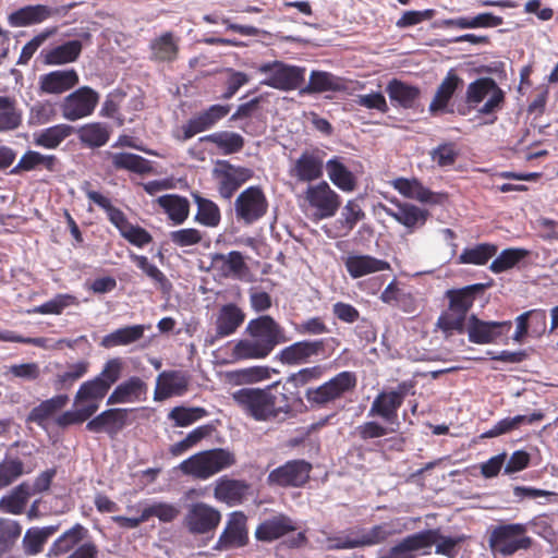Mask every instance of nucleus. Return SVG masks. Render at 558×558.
<instances>
[{
    "mask_svg": "<svg viewBox=\"0 0 558 558\" xmlns=\"http://www.w3.org/2000/svg\"><path fill=\"white\" fill-rule=\"evenodd\" d=\"M248 338L236 341L231 355L235 361L263 360L278 344L289 342L284 328L269 315L251 319L245 328Z\"/></svg>",
    "mask_w": 558,
    "mask_h": 558,
    "instance_id": "1",
    "label": "nucleus"
},
{
    "mask_svg": "<svg viewBox=\"0 0 558 558\" xmlns=\"http://www.w3.org/2000/svg\"><path fill=\"white\" fill-rule=\"evenodd\" d=\"M506 102V94L492 77H480L468 85L465 106L458 109L461 116H466L476 109L477 116L487 117L486 124L497 121V112Z\"/></svg>",
    "mask_w": 558,
    "mask_h": 558,
    "instance_id": "2",
    "label": "nucleus"
},
{
    "mask_svg": "<svg viewBox=\"0 0 558 558\" xmlns=\"http://www.w3.org/2000/svg\"><path fill=\"white\" fill-rule=\"evenodd\" d=\"M494 286L489 279L485 283H474L460 289H450L446 292L449 301L448 310L437 320V326L445 332L463 333L465 330L466 314L473 306L475 300Z\"/></svg>",
    "mask_w": 558,
    "mask_h": 558,
    "instance_id": "3",
    "label": "nucleus"
},
{
    "mask_svg": "<svg viewBox=\"0 0 558 558\" xmlns=\"http://www.w3.org/2000/svg\"><path fill=\"white\" fill-rule=\"evenodd\" d=\"M487 543L495 558H507L531 549L533 538L529 535L526 523L501 522L488 529Z\"/></svg>",
    "mask_w": 558,
    "mask_h": 558,
    "instance_id": "4",
    "label": "nucleus"
},
{
    "mask_svg": "<svg viewBox=\"0 0 558 558\" xmlns=\"http://www.w3.org/2000/svg\"><path fill=\"white\" fill-rule=\"evenodd\" d=\"M356 385V374L342 371L318 386L306 388L304 397L312 408L326 409L352 393Z\"/></svg>",
    "mask_w": 558,
    "mask_h": 558,
    "instance_id": "5",
    "label": "nucleus"
},
{
    "mask_svg": "<svg viewBox=\"0 0 558 558\" xmlns=\"http://www.w3.org/2000/svg\"><path fill=\"white\" fill-rule=\"evenodd\" d=\"M329 341L338 344L335 338L295 341L280 349L275 355V361L283 366L298 367L325 360L331 355V351H328Z\"/></svg>",
    "mask_w": 558,
    "mask_h": 558,
    "instance_id": "6",
    "label": "nucleus"
},
{
    "mask_svg": "<svg viewBox=\"0 0 558 558\" xmlns=\"http://www.w3.org/2000/svg\"><path fill=\"white\" fill-rule=\"evenodd\" d=\"M84 191L90 202L106 211L109 221L132 245L143 247L153 241L151 234L146 229L132 225L125 214L120 208L113 206L108 197L89 189H84Z\"/></svg>",
    "mask_w": 558,
    "mask_h": 558,
    "instance_id": "7",
    "label": "nucleus"
},
{
    "mask_svg": "<svg viewBox=\"0 0 558 558\" xmlns=\"http://www.w3.org/2000/svg\"><path fill=\"white\" fill-rule=\"evenodd\" d=\"M278 384L268 385L265 388L244 387L232 392L231 398L234 404L247 416L255 421H268L271 418L274 400L271 390Z\"/></svg>",
    "mask_w": 558,
    "mask_h": 558,
    "instance_id": "8",
    "label": "nucleus"
},
{
    "mask_svg": "<svg viewBox=\"0 0 558 558\" xmlns=\"http://www.w3.org/2000/svg\"><path fill=\"white\" fill-rule=\"evenodd\" d=\"M257 71L267 75L262 81L263 85L282 92H290L302 86L305 81L306 69L276 60L259 64Z\"/></svg>",
    "mask_w": 558,
    "mask_h": 558,
    "instance_id": "9",
    "label": "nucleus"
},
{
    "mask_svg": "<svg viewBox=\"0 0 558 558\" xmlns=\"http://www.w3.org/2000/svg\"><path fill=\"white\" fill-rule=\"evenodd\" d=\"M413 380L401 381L395 390H383L374 399L368 415L378 416L387 423L398 420V410L403 404L407 396L415 393Z\"/></svg>",
    "mask_w": 558,
    "mask_h": 558,
    "instance_id": "10",
    "label": "nucleus"
},
{
    "mask_svg": "<svg viewBox=\"0 0 558 558\" xmlns=\"http://www.w3.org/2000/svg\"><path fill=\"white\" fill-rule=\"evenodd\" d=\"M304 201L317 220L333 217L341 206V196L326 181L308 184Z\"/></svg>",
    "mask_w": 558,
    "mask_h": 558,
    "instance_id": "11",
    "label": "nucleus"
},
{
    "mask_svg": "<svg viewBox=\"0 0 558 558\" xmlns=\"http://www.w3.org/2000/svg\"><path fill=\"white\" fill-rule=\"evenodd\" d=\"M268 210V199L259 185H252L243 190L234 202V211L238 221L253 225L262 219Z\"/></svg>",
    "mask_w": 558,
    "mask_h": 558,
    "instance_id": "12",
    "label": "nucleus"
},
{
    "mask_svg": "<svg viewBox=\"0 0 558 558\" xmlns=\"http://www.w3.org/2000/svg\"><path fill=\"white\" fill-rule=\"evenodd\" d=\"M99 101V94L88 86H83L68 95L61 102L62 117L76 121L90 116Z\"/></svg>",
    "mask_w": 558,
    "mask_h": 558,
    "instance_id": "13",
    "label": "nucleus"
},
{
    "mask_svg": "<svg viewBox=\"0 0 558 558\" xmlns=\"http://www.w3.org/2000/svg\"><path fill=\"white\" fill-rule=\"evenodd\" d=\"M221 521V513L205 502L192 504L184 517L183 524L193 535L213 533Z\"/></svg>",
    "mask_w": 558,
    "mask_h": 558,
    "instance_id": "14",
    "label": "nucleus"
},
{
    "mask_svg": "<svg viewBox=\"0 0 558 558\" xmlns=\"http://www.w3.org/2000/svg\"><path fill=\"white\" fill-rule=\"evenodd\" d=\"M234 463V456H190L180 464V468L186 475L207 480Z\"/></svg>",
    "mask_w": 558,
    "mask_h": 558,
    "instance_id": "15",
    "label": "nucleus"
},
{
    "mask_svg": "<svg viewBox=\"0 0 558 558\" xmlns=\"http://www.w3.org/2000/svg\"><path fill=\"white\" fill-rule=\"evenodd\" d=\"M219 168L214 169V178L217 181L219 195L225 199H231L242 184L253 177V171L245 167L233 166L229 161H219Z\"/></svg>",
    "mask_w": 558,
    "mask_h": 558,
    "instance_id": "16",
    "label": "nucleus"
},
{
    "mask_svg": "<svg viewBox=\"0 0 558 558\" xmlns=\"http://www.w3.org/2000/svg\"><path fill=\"white\" fill-rule=\"evenodd\" d=\"M231 110L230 105H211L197 112L181 126V141H187L202 132L213 129L219 121L226 118Z\"/></svg>",
    "mask_w": 558,
    "mask_h": 558,
    "instance_id": "17",
    "label": "nucleus"
},
{
    "mask_svg": "<svg viewBox=\"0 0 558 558\" xmlns=\"http://www.w3.org/2000/svg\"><path fill=\"white\" fill-rule=\"evenodd\" d=\"M247 543V517L242 511L231 512L228 515L226 526L215 545V549L230 550L244 547Z\"/></svg>",
    "mask_w": 558,
    "mask_h": 558,
    "instance_id": "18",
    "label": "nucleus"
},
{
    "mask_svg": "<svg viewBox=\"0 0 558 558\" xmlns=\"http://www.w3.org/2000/svg\"><path fill=\"white\" fill-rule=\"evenodd\" d=\"M512 327V323L508 322H484L476 315H471L465 324V330L469 340L472 343L485 344L496 341L504 335H507Z\"/></svg>",
    "mask_w": 558,
    "mask_h": 558,
    "instance_id": "19",
    "label": "nucleus"
},
{
    "mask_svg": "<svg viewBox=\"0 0 558 558\" xmlns=\"http://www.w3.org/2000/svg\"><path fill=\"white\" fill-rule=\"evenodd\" d=\"M324 155L318 148L304 150L293 162L290 175L299 182H314L324 174Z\"/></svg>",
    "mask_w": 558,
    "mask_h": 558,
    "instance_id": "20",
    "label": "nucleus"
},
{
    "mask_svg": "<svg viewBox=\"0 0 558 558\" xmlns=\"http://www.w3.org/2000/svg\"><path fill=\"white\" fill-rule=\"evenodd\" d=\"M312 465L304 460H293L272 470L268 475V482L279 486H302L310 478Z\"/></svg>",
    "mask_w": 558,
    "mask_h": 558,
    "instance_id": "21",
    "label": "nucleus"
},
{
    "mask_svg": "<svg viewBox=\"0 0 558 558\" xmlns=\"http://www.w3.org/2000/svg\"><path fill=\"white\" fill-rule=\"evenodd\" d=\"M211 267L222 278L243 280L250 272L245 258L239 251H231L228 254H214L211 256Z\"/></svg>",
    "mask_w": 558,
    "mask_h": 558,
    "instance_id": "22",
    "label": "nucleus"
},
{
    "mask_svg": "<svg viewBox=\"0 0 558 558\" xmlns=\"http://www.w3.org/2000/svg\"><path fill=\"white\" fill-rule=\"evenodd\" d=\"M245 320V313L234 303H228L220 307L216 322L215 335L210 340V344L216 341L232 336Z\"/></svg>",
    "mask_w": 558,
    "mask_h": 558,
    "instance_id": "23",
    "label": "nucleus"
},
{
    "mask_svg": "<svg viewBox=\"0 0 558 558\" xmlns=\"http://www.w3.org/2000/svg\"><path fill=\"white\" fill-rule=\"evenodd\" d=\"M252 495V485L243 480L220 478L214 489L215 498L234 507L242 505Z\"/></svg>",
    "mask_w": 558,
    "mask_h": 558,
    "instance_id": "24",
    "label": "nucleus"
},
{
    "mask_svg": "<svg viewBox=\"0 0 558 558\" xmlns=\"http://www.w3.org/2000/svg\"><path fill=\"white\" fill-rule=\"evenodd\" d=\"M296 529V523L292 518L279 513L262 521L255 530V537L259 542L271 543Z\"/></svg>",
    "mask_w": 558,
    "mask_h": 558,
    "instance_id": "25",
    "label": "nucleus"
},
{
    "mask_svg": "<svg viewBox=\"0 0 558 558\" xmlns=\"http://www.w3.org/2000/svg\"><path fill=\"white\" fill-rule=\"evenodd\" d=\"M68 403V395L53 396L33 408L28 413L26 421L28 423H35L39 427L48 430L52 425H54V420L58 416V413L61 412Z\"/></svg>",
    "mask_w": 558,
    "mask_h": 558,
    "instance_id": "26",
    "label": "nucleus"
},
{
    "mask_svg": "<svg viewBox=\"0 0 558 558\" xmlns=\"http://www.w3.org/2000/svg\"><path fill=\"white\" fill-rule=\"evenodd\" d=\"M347 89V81L343 77L337 76L331 72L313 70L310 74L308 83L300 89V94L343 93Z\"/></svg>",
    "mask_w": 558,
    "mask_h": 558,
    "instance_id": "27",
    "label": "nucleus"
},
{
    "mask_svg": "<svg viewBox=\"0 0 558 558\" xmlns=\"http://www.w3.org/2000/svg\"><path fill=\"white\" fill-rule=\"evenodd\" d=\"M189 377L184 373L165 371L158 375L154 399L162 401L172 396H183L189 390Z\"/></svg>",
    "mask_w": 558,
    "mask_h": 558,
    "instance_id": "28",
    "label": "nucleus"
},
{
    "mask_svg": "<svg viewBox=\"0 0 558 558\" xmlns=\"http://www.w3.org/2000/svg\"><path fill=\"white\" fill-rule=\"evenodd\" d=\"M432 532H416L410 534L378 558H415V551L427 548L434 541L432 539Z\"/></svg>",
    "mask_w": 558,
    "mask_h": 558,
    "instance_id": "29",
    "label": "nucleus"
},
{
    "mask_svg": "<svg viewBox=\"0 0 558 558\" xmlns=\"http://www.w3.org/2000/svg\"><path fill=\"white\" fill-rule=\"evenodd\" d=\"M78 74L74 69L57 70L39 77V88L44 94H62L78 84Z\"/></svg>",
    "mask_w": 558,
    "mask_h": 558,
    "instance_id": "30",
    "label": "nucleus"
},
{
    "mask_svg": "<svg viewBox=\"0 0 558 558\" xmlns=\"http://www.w3.org/2000/svg\"><path fill=\"white\" fill-rule=\"evenodd\" d=\"M386 93L391 105L402 109H414L422 94L420 87L398 78H392L388 82Z\"/></svg>",
    "mask_w": 558,
    "mask_h": 558,
    "instance_id": "31",
    "label": "nucleus"
},
{
    "mask_svg": "<svg viewBox=\"0 0 558 558\" xmlns=\"http://www.w3.org/2000/svg\"><path fill=\"white\" fill-rule=\"evenodd\" d=\"M57 13V10L45 4L25 5L10 13L8 21L13 27H26L40 24Z\"/></svg>",
    "mask_w": 558,
    "mask_h": 558,
    "instance_id": "32",
    "label": "nucleus"
},
{
    "mask_svg": "<svg viewBox=\"0 0 558 558\" xmlns=\"http://www.w3.org/2000/svg\"><path fill=\"white\" fill-rule=\"evenodd\" d=\"M343 263L348 274L353 279L391 269L387 260L376 258L372 255H349Z\"/></svg>",
    "mask_w": 558,
    "mask_h": 558,
    "instance_id": "33",
    "label": "nucleus"
},
{
    "mask_svg": "<svg viewBox=\"0 0 558 558\" xmlns=\"http://www.w3.org/2000/svg\"><path fill=\"white\" fill-rule=\"evenodd\" d=\"M129 411L128 409L118 408L106 410L90 420L86 428L94 433L116 434L126 425Z\"/></svg>",
    "mask_w": 558,
    "mask_h": 558,
    "instance_id": "34",
    "label": "nucleus"
},
{
    "mask_svg": "<svg viewBox=\"0 0 558 558\" xmlns=\"http://www.w3.org/2000/svg\"><path fill=\"white\" fill-rule=\"evenodd\" d=\"M463 84V80L454 72L448 71L447 75L437 87L435 96L429 104L428 111L432 116L446 111L451 98Z\"/></svg>",
    "mask_w": 558,
    "mask_h": 558,
    "instance_id": "35",
    "label": "nucleus"
},
{
    "mask_svg": "<svg viewBox=\"0 0 558 558\" xmlns=\"http://www.w3.org/2000/svg\"><path fill=\"white\" fill-rule=\"evenodd\" d=\"M60 160L54 155H43L36 150H27L11 170L12 174L29 172L36 170H47L49 172L58 171Z\"/></svg>",
    "mask_w": 558,
    "mask_h": 558,
    "instance_id": "36",
    "label": "nucleus"
},
{
    "mask_svg": "<svg viewBox=\"0 0 558 558\" xmlns=\"http://www.w3.org/2000/svg\"><path fill=\"white\" fill-rule=\"evenodd\" d=\"M393 187L404 197L425 204H440L444 196L442 194L432 192L417 179L398 178L393 181Z\"/></svg>",
    "mask_w": 558,
    "mask_h": 558,
    "instance_id": "37",
    "label": "nucleus"
},
{
    "mask_svg": "<svg viewBox=\"0 0 558 558\" xmlns=\"http://www.w3.org/2000/svg\"><path fill=\"white\" fill-rule=\"evenodd\" d=\"M147 385L137 376H132L128 380L118 385L109 396L107 403H125L145 400Z\"/></svg>",
    "mask_w": 558,
    "mask_h": 558,
    "instance_id": "38",
    "label": "nucleus"
},
{
    "mask_svg": "<svg viewBox=\"0 0 558 558\" xmlns=\"http://www.w3.org/2000/svg\"><path fill=\"white\" fill-rule=\"evenodd\" d=\"M88 537V530L80 524H74L63 532L51 545L50 556H61L75 550Z\"/></svg>",
    "mask_w": 558,
    "mask_h": 558,
    "instance_id": "39",
    "label": "nucleus"
},
{
    "mask_svg": "<svg viewBox=\"0 0 558 558\" xmlns=\"http://www.w3.org/2000/svg\"><path fill=\"white\" fill-rule=\"evenodd\" d=\"M326 170L330 181L342 192H353L357 186V178L343 163L341 157H332L326 162Z\"/></svg>",
    "mask_w": 558,
    "mask_h": 558,
    "instance_id": "40",
    "label": "nucleus"
},
{
    "mask_svg": "<svg viewBox=\"0 0 558 558\" xmlns=\"http://www.w3.org/2000/svg\"><path fill=\"white\" fill-rule=\"evenodd\" d=\"M83 44L77 40H69L51 49L44 50V62L48 65H61L75 62L81 56Z\"/></svg>",
    "mask_w": 558,
    "mask_h": 558,
    "instance_id": "41",
    "label": "nucleus"
},
{
    "mask_svg": "<svg viewBox=\"0 0 558 558\" xmlns=\"http://www.w3.org/2000/svg\"><path fill=\"white\" fill-rule=\"evenodd\" d=\"M156 203L167 214L173 225H182L190 215V202L179 194H166L156 199Z\"/></svg>",
    "mask_w": 558,
    "mask_h": 558,
    "instance_id": "42",
    "label": "nucleus"
},
{
    "mask_svg": "<svg viewBox=\"0 0 558 558\" xmlns=\"http://www.w3.org/2000/svg\"><path fill=\"white\" fill-rule=\"evenodd\" d=\"M73 132L70 124H56L34 133V144L45 149H57Z\"/></svg>",
    "mask_w": 558,
    "mask_h": 558,
    "instance_id": "43",
    "label": "nucleus"
},
{
    "mask_svg": "<svg viewBox=\"0 0 558 558\" xmlns=\"http://www.w3.org/2000/svg\"><path fill=\"white\" fill-rule=\"evenodd\" d=\"M388 216L409 229L424 226L428 211L408 203H398L396 209H386Z\"/></svg>",
    "mask_w": 558,
    "mask_h": 558,
    "instance_id": "44",
    "label": "nucleus"
},
{
    "mask_svg": "<svg viewBox=\"0 0 558 558\" xmlns=\"http://www.w3.org/2000/svg\"><path fill=\"white\" fill-rule=\"evenodd\" d=\"M149 328V325H132L119 328L102 337L100 345L106 349H111L132 344L143 338L145 330Z\"/></svg>",
    "mask_w": 558,
    "mask_h": 558,
    "instance_id": "45",
    "label": "nucleus"
},
{
    "mask_svg": "<svg viewBox=\"0 0 558 558\" xmlns=\"http://www.w3.org/2000/svg\"><path fill=\"white\" fill-rule=\"evenodd\" d=\"M151 61L172 62L178 58L179 45L171 32H166L156 37L149 45Z\"/></svg>",
    "mask_w": 558,
    "mask_h": 558,
    "instance_id": "46",
    "label": "nucleus"
},
{
    "mask_svg": "<svg viewBox=\"0 0 558 558\" xmlns=\"http://www.w3.org/2000/svg\"><path fill=\"white\" fill-rule=\"evenodd\" d=\"M545 414L543 411H535L529 415H515L513 417H505L497 422L489 430L483 434V437H497L514 429H518L521 425H532L536 422L543 421Z\"/></svg>",
    "mask_w": 558,
    "mask_h": 558,
    "instance_id": "47",
    "label": "nucleus"
},
{
    "mask_svg": "<svg viewBox=\"0 0 558 558\" xmlns=\"http://www.w3.org/2000/svg\"><path fill=\"white\" fill-rule=\"evenodd\" d=\"M191 195L197 205L194 221L207 228L218 227L221 221L219 206L211 199L203 197L198 192H192Z\"/></svg>",
    "mask_w": 558,
    "mask_h": 558,
    "instance_id": "48",
    "label": "nucleus"
},
{
    "mask_svg": "<svg viewBox=\"0 0 558 558\" xmlns=\"http://www.w3.org/2000/svg\"><path fill=\"white\" fill-rule=\"evenodd\" d=\"M201 141L214 144L222 155L240 153L245 145V140L241 134L230 131L215 132L203 136Z\"/></svg>",
    "mask_w": 558,
    "mask_h": 558,
    "instance_id": "49",
    "label": "nucleus"
},
{
    "mask_svg": "<svg viewBox=\"0 0 558 558\" xmlns=\"http://www.w3.org/2000/svg\"><path fill=\"white\" fill-rule=\"evenodd\" d=\"M110 159L116 170H126L141 175L153 171L148 159L133 153H113L110 155Z\"/></svg>",
    "mask_w": 558,
    "mask_h": 558,
    "instance_id": "50",
    "label": "nucleus"
},
{
    "mask_svg": "<svg viewBox=\"0 0 558 558\" xmlns=\"http://www.w3.org/2000/svg\"><path fill=\"white\" fill-rule=\"evenodd\" d=\"M59 525H48L44 527H29L22 539L23 550L28 556H34L43 551L44 545L50 536L57 533Z\"/></svg>",
    "mask_w": 558,
    "mask_h": 558,
    "instance_id": "51",
    "label": "nucleus"
},
{
    "mask_svg": "<svg viewBox=\"0 0 558 558\" xmlns=\"http://www.w3.org/2000/svg\"><path fill=\"white\" fill-rule=\"evenodd\" d=\"M502 23L504 19L501 16L488 12L480 13L473 17L460 16L444 21L445 26L460 29L497 27L502 25Z\"/></svg>",
    "mask_w": 558,
    "mask_h": 558,
    "instance_id": "52",
    "label": "nucleus"
},
{
    "mask_svg": "<svg viewBox=\"0 0 558 558\" xmlns=\"http://www.w3.org/2000/svg\"><path fill=\"white\" fill-rule=\"evenodd\" d=\"M530 255L531 252L524 247L505 248L490 263L489 270L494 274H502L518 266Z\"/></svg>",
    "mask_w": 558,
    "mask_h": 558,
    "instance_id": "53",
    "label": "nucleus"
},
{
    "mask_svg": "<svg viewBox=\"0 0 558 558\" xmlns=\"http://www.w3.org/2000/svg\"><path fill=\"white\" fill-rule=\"evenodd\" d=\"M498 252L494 243H478L472 247H465L458 257L459 264L486 265Z\"/></svg>",
    "mask_w": 558,
    "mask_h": 558,
    "instance_id": "54",
    "label": "nucleus"
},
{
    "mask_svg": "<svg viewBox=\"0 0 558 558\" xmlns=\"http://www.w3.org/2000/svg\"><path fill=\"white\" fill-rule=\"evenodd\" d=\"M22 531L23 527L19 521L0 517V558L13 550Z\"/></svg>",
    "mask_w": 558,
    "mask_h": 558,
    "instance_id": "55",
    "label": "nucleus"
},
{
    "mask_svg": "<svg viewBox=\"0 0 558 558\" xmlns=\"http://www.w3.org/2000/svg\"><path fill=\"white\" fill-rule=\"evenodd\" d=\"M77 134L81 143L90 148L101 147L110 138L109 128L100 122L87 123L81 126Z\"/></svg>",
    "mask_w": 558,
    "mask_h": 558,
    "instance_id": "56",
    "label": "nucleus"
},
{
    "mask_svg": "<svg viewBox=\"0 0 558 558\" xmlns=\"http://www.w3.org/2000/svg\"><path fill=\"white\" fill-rule=\"evenodd\" d=\"M109 391L108 385H105L97 376L94 379L83 383L76 395L75 404L80 405L84 402L96 403L100 401Z\"/></svg>",
    "mask_w": 558,
    "mask_h": 558,
    "instance_id": "57",
    "label": "nucleus"
},
{
    "mask_svg": "<svg viewBox=\"0 0 558 558\" xmlns=\"http://www.w3.org/2000/svg\"><path fill=\"white\" fill-rule=\"evenodd\" d=\"M326 373V366L322 364H314L312 366H305L291 373L287 377V384L291 385L295 389L304 388L313 383L319 381Z\"/></svg>",
    "mask_w": 558,
    "mask_h": 558,
    "instance_id": "58",
    "label": "nucleus"
},
{
    "mask_svg": "<svg viewBox=\"0 0 558 558\" xmlns=\"http://www.w3.org/2000/svg\"><path fill=\"white\" fill-rule=\"evenodd\" d=\"M88 367L89 363L87 361L69 364L64 372L56 375L52 381L53 388L58 391L71 388L76 380L87 373Z\"/></svg>",
    "mask_w": 558,
    "mask_h": 558,
    "instance_id": "59",
    "label": "nucleus"
},
{
    "mask_svg": "<svg viewBox=\"0 0 558 558\" xmlns=\"http://www.w3.org/2000/svg\"><path fill=\"white\" fill-rule=\"evenodd\" d=\"M78 300L75 295L69 293H59L53 299L28 310L29 314L60 315L62 312L73 305H77Z\"/></svg>",
    "mask_w": 558,
    "mask_h": 558,
    "instance_id": "60",
    "label": "nucleus"
},
{
    "mask_svg": "<svg viewBox=\"0 0 558 558\" xmlns=\"http://www.w3.org/2000/svg\"><path fill=\"white\" fill-rule=\"evenodd\" d=\"M97 410L98 404L87 403L75 411L59 412L54 420V426L66 428L72 425L81 424L96 413Z\"/></svg>",
    "mask_w": 558,
    "mask_h": 558,
    "instance_id": "61",
    "label": "nucleus"
},
{
    "mask_svg": "<svg viewBox=\"0 0 558 558\" xmlns=\"http://www.w3.org/2000/svg\"><path fill=\"white\" fill-rule=\"evenodd\" d=\"M208 412L202 407H174L168 414V418L178 427H185L207 416Z\"/></svg>",
    "mask_w": 558,
    "mask_h": 558,
    "instance_id": "62",
    "label": "nucleus"
},
{
    "mask_svg": "<svg viewBox=\"0 0 558 558\" xmlns=\"http://www.w3.org/2000/svg\"><path fill=\"white\" fill-rule=\"evenodd\" d=\"M32 469L25 470L23 462L19 458L5 456L0 463V487H7L15 482L21 475L29 473Z\"/></svg>",
    "mask_w": 558,
    "mask_h": 558,
    "instance_id": "63",
    "label": "nucleus"
},
{
    "mask_svg": "<svg viewBox=\"0 0 558 558\" xmlns=\"http://www.w3.org/2000/svg\"><path fill=\"white\" fill-rule=\"evenodd\" d=\"M57 117L56 104L45 100L35 102L28 113L27 123L31 126L44 125Z\"/></svg>",
    "mask_w": 558,
    "mask_h": 558,
    "instance_id": "64",
    "label": "nucleus"
}]
</instances>
